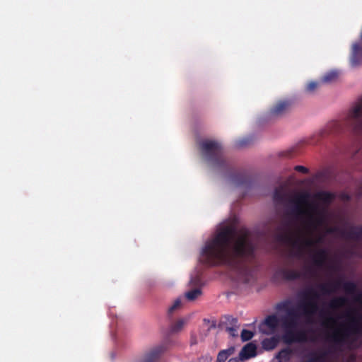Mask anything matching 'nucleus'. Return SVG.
<instances>
[{
	"instance_id": "nucleus-1",
	"label": "nucleus",
	"mask_w": 362,
	"mask_h": 362,
	"mask_svg": "<svg viewBox=\"0 0 362 362\" xmlns=\"http://www.w3.org/2000/svg\"><path fill=\"white\" fill-rule=\"evenodd\" d=\"M333 195L326 191L303 192L294 198L293 212L302 228V236L296 243L300 256L323 267L328 262V253L322 248L325 235L332 233L328 226L329 205Z\"/></svg>"
},
{
	"instance_id": "nucleus-2",
	"label": "nucleus",
	"mask_w": 362,
	"mask_h": 362,
	"mask_svg": "<svg viewBox=\"0 0 362 362\" xmlns=\"http://www.w3.org/2000/svg\"><path fill=\"white\" fill-rule=\"evenodd\" d=\"M254 245L250 232L229 221L220 225L216 233L202 247L199 259L209 266L234 265L238 257L252 253Z\"/></svg>"
},
{
	"instance_id": "nucleus-3",
	"label": "nucleus",
	"mask_w": 362,
	"mask_h": 362,
	"mask_svg": "<svg viewBox=\"0 0 362 362\" xmlns=\"http://www.w3.org/2000/svg\"><path fill=\"white\" fill-rule=\"evenodd\" d=\"M298 298L296 308L290 307V303H284L286 307L285 315H269L264 322L271 333L276 332L281 326L284 332L282 339L288 344L314 341V339H309L306 331L298 328L303 323L310 324L313 322L319 310L320 294L315 288H310L301 291Z\"/></svg>"
},
{
	"instance_id": "nucleus-4",
	"label": "nucleus",
	"mask_w": 362,
	"mask_h": 362,
	"mask_svg": "<svg viewBox=\"0 0 362 362\" xmlns=\"http://www.w3.org/2000/svg\"><path fill=\"white\" fill-rule=\"evenodd\" d=\"M360 334H362V317H353L347 324L344 323V346H349L354 338Z\"/></svg>"
},
{
	"instance_id": "nucleus-5",
	"label": "nucleus",
	"mask_w": 362,
	"mask_h": 362,
	"mask_svg": "<svg viewBox=\"0 0 362 362\" xmlns=\"http://www.w3.org/2000/svg\"><path fill=\"white\" fill-rule=\"evenodd\" d=\"M348 118L351 120L353 128L362 133V97L351 109Z\"/></svg>"
},
{
	"instance_id": "nucleus-6",
	"label": "nucleus",
	"mask_w": 362,
	"mask_h": 362,
	"mask_svg": "<svg viewBox=\"0 0 362 362\" xmlns=\"http://www.w3.org/2000/svg\"><path fill=\"white\" fill-rule=\"evenodd\" d=\"M200 146L203 156L209 160L218 158L221 149V144L213 140H204Z\"/></svg>"
},
{
	"instance_id": "nucleus-7",
	"label": "nucleus",
	"mask_w": 362,
	"mask_h": 362,
	"mask_svg": "<svg viewBox=\"0 0 362 362\" xmlns=\"http://www.w3.org/2000/svg\"><path fill=\"white\" fill-rule=\"evenodd\" d=\"M166 349L165 344H159L151 348L145 354L141 362H156Z\"/></svg>"
},
{
	"instance_id": "nucleus-8",
	"label": "nucleus",
	"mask_w": 362,
	"mask_h": 362,
	"mask_svg": "<svg viewBox=\"0 0 362 362\" xmlns=\"http://www.w3.org/2000/svg\"><path fill=\"white\" fill-rule=\"evenodd\" d=\"M350 62L354 67L362 62V46L359 43H354L352 46Z\"/></svg>"
},
{
	"instance_id": "nucleus-9",
	"label": "nucleus",
	"mask_w": 362,
	"mask_h": 362,
	"mask_svg": "<svg viewBox=\"0 0 362 362\" xmlns=\"http://www.w3.org/2000/svg\"><path fill=\"white\" fill-rule=\"evenodd\" d=\"M302 362H331L327 354L322 351H316L308 354Z\"/></svg>"
},
{
	"instance_id": "nucleus-10",
	"label": "nucleus",
	"mask_w": 362,
	"mask_h": 362,
	"mask_svg": "<svg viewBox=\"0 0 362 362\" xmlns=\"http://www.w3.org/2000/svg\"><path fill=\"white\" fill-rule=\"evenodd\" d=\"M225 324L226 330L232 337H236L238 334L239 325L236 318L233 317H226Z\"/></svg>"
},
{
	"instance_id": "nucleus-11",
	"label": "nucleus",
	"mask_w": 362,
	"mask_h": 362,
	"mask_svg": "<svg viewBox=\"0 0 362 362\" xmlns=\"http://www.w3.org/2000/svg\"><path fill=\"white\" fill-rule=\"evenodd\" d=\"M256 346L252 343L247 344L240 351L239 357L241 360H246L256 356Z\"/></svg>"
},
{
	"instance_id": "nucleus-12",
	"label": "nucleus",
	"mask_w": 362,
	"mask_h": 362,
	"mask_svg": "<svg viewBox=\"0 0 362 362\" xmlns=\"http://www.w3.org/2000/svg\"><path fill=\"white\" fill-rule=\"evenodd\" d=\"M280 337L279 336H274L271 338H267L262 341V348L265 350L269 351L274 349L279 344Z\"/></svg>"
},
{
	"instance_id": "nucleus-13",
	"label": "nucleus",
	"mask_w": 362,
	"mask_h": 362,
	"mask_svg": "<svg viewBox=\"0 0 362 362\" xmlns=\"http://www.w3.org/2000/svg\"><path fill=\"white\" fill-rule=\"evenodd\" d=\"M235 346H230L226 349L221 351L217 356L216 362H225L230 356L235 354Z\"/></svg>"
},
{
	"instance_id": "nucleus-14",
	"label": "nucleus",
	"mask_w": 362,
	"mask_h": 362,
	"mask_svg": "<svg viewBox=\"0 0 362 362\" xmlns=\"http://www.w3.org/2000/svg\"><path fill=\"white\" fill-rule=\"evenodd\" d=\"M235 346H230L226 349L221 351L217 356L216 362H225L230 356L235 354Z\"/></svg>"
},
{
	"instance_id": "nucleus-15",
	"label": "nucleus",
	"mask_w": 362,
	"mask_h": 362,
	"mask_svg": "<svg viewBox=\"0 0 362 362\" xmlns=\"http://www.w3.org/2000/svg\"><path fill=\"white\" fill-rule=\"evenodd\" d=\"M235 346H230L226 349L221 351L217 356L216 362H225L230 356L235 354Z\"/></svg>"
},
{
	"instance_id": "nucleus-16",
	"label": "nucleus",
	"mask_w": 362,
	"mask_h": 362,
	"mask_svg": "<svg viewBox=\"0 0 362 362\" xmlns=\"http://www.w3.org/2000/svg\"><path fill=\"white\" fill-rule=\"evenodd\" d=\"M277 275L283 279H293L297 277L298 273L293 270L282 268L277 272Z\"/></svg>"
},
{
	"instance_id": "nucleus-17",
	"label": "nucleus",
	"mask_w": 362,
	"mask_h": 362,
	"mask_svg": "<svg viewBox=\"0 0 362 362\" xmlns=\"http://www.w3.org/2000/svg\"><path fill=\"white\" fill-rule=\"evenodd\" d=\"M289 103L286 101H280L272 108V112L274 115H280L288 110Z\"/></svg>"
},
{
	"instance_id": "nucleus-18",
	"label": "nucleus",
	"mask_w": 362,
	"mask_h": 362,
	"mask_svg": "<svg viewBox=\"0 0 362 362\" xmlns=\"http://www.w3.org/2000/svg\"><path fill=\"white\" fill-rule=\"evenodd\" d=\"M291 356V350L290 349H284L279 352L274 362H287Z\"/></svg>"
},
{
	"instance_id": "nucleus-19",
	"label": "nucleus",
	"mask_w": 362,
	"mask_h": 362,
	"mask_svg": "<svg viewBox=\"0 0 362 362\" xmlns=\"http://www.w3.org/2000/svg\"><path fill=\"white\" fill-rule=\"evenodd\" d=\"M346 303V299L345 297H336L330 300L329 306L332 309H337L343 307Z\"/></svg>"
},
{
	"instance_id": "nucleus-20",
	"label": "nucleus",
	"mask_w": 362,
	"mask_h": 362,
	"mask_svg": "<svg viewBox=\"0 0 362 362\" xmlns=\"http://www.w3.org/2000/svg\"><path fill=\"white\" fill-rule=\"evenodd\" d=\"M339 73L337 71H331L327 73L322 78V81L332 83L337 80Z\"/></svg>"
},
{
	"instance_id": "nucleus-21",
	"label": "nucleus",
	"mask_w": 362,
	"mask_h": 362,
	"mask_svg": "<svg viewBox=\"0 0 362 362\" xmlns=\"http://www.w3.org/2000/svg\"><path fill=\"white\" fill-rule=\"evenodd\" d=\"M336 286L329 283L320 285V290L325 295L334 293L336 291Z\"/></svg>"
},
{
	"instance_id": "nucleus-22",
	"label": "nucleus",
	"mask_w": 362,
	"mask_h": 362,
	"mask_svg": "<svg viewBox=\"0 0 362 362\" xmlns=\"http://www.w3.org/2000/svg\"><path fill=\"white\" fill-rule=\"evenodd\" d=\"M202 293V291L199 288H195L192 291H189L185 293L186 298L189 300H194L197 298Z\"/></svg>"
},
{
	"instance_id": "nucleus-23",
	"label": "nucleus",
	"mask_w": 362,
	"mask_h": 362,
	"mask_svg": "<svg viewBox=\"0 0 362 362\" xmlns=\"http://www.w3.org/2000/svg\"><path fill=\"white\" fill-rule=\"evenodd\" d=\"M186 322H187V320H184V319L178 320L176 323H175L172 326L171 331L173 332H180L183 328V327L185 326Z\"/></svg>"
},
{
	"instance_id": "nucleus-24",
	"label": "nucleus",
	"mask_w": 362,
	"mask_h": 362,
	"mask_svg": "<svg viewBox=\"0 0 362 362\" xmlns=\"http://www.w3.org/2000/svg\"><path fill=\"white\" fill-rule=\"evenodd\" d=\"M241 339L243 341H248L254 336V333L247 329H243L241 332Z\"/></svg>"
},
{
	"instance_id": "nucleus-25",
	"label": "nucleus",
	"mask_w": 362,
	"mask_h": 362,
	"mask_svg": "<svg viewBox=\"0 0 362 362\" xmlns=\"http://www.w3.org/2000/svg\"><path fill=\"white\" fill-rule=\"evenodd\" d=\"M274 199L276 202H282L284 199V194L282 189H276L274 194Z\"/></svg>"
},
{
	"instance_id": "nucleus-26",
	"label": "nucleus",
	"mask_w": 362,
	"mask_h": 362,
	"mask_svg": "<svg viewBox=\"0 0 362 362\" xmlns=\"http://www.w3.org/2000/svg\"><path fill=\"white\" fill-rule=\"evenodd\" d=\"M353 233L355 238L362 240V226L354 228Z\"/></svg>"
},
{
	"instance_id": "nucleus-27",
	"label": "nucleus",
	"mask_w": 362,
	"mask_h": 362,
	"mask_svg": "<svg viewBox=\"0 0 362 362\" xmlns=\"http://www.w3.org/2000/svg\"><path fill=\"white\" fill-rule=\"evenodd\" d=\"M318 87V83L315 81H310L308 83L306 90L308 92H313Z\"/></svg>"
},
{
	"instance_id": "nucleus-28",
	"label": "nucleus",
	"mask_w": 362,
	"mask_h": 362,
	"mask_svg": "<svg viewBox=\"0 0 362 362\" xmlns=\"http://www.w3.org/2000/svg\"><path fill=\"white\" fill-rule=\"evenodd\" d=\"M180 305H181L180 300L177 299L176 300H175L173 305L170 307L169 312L173 313L175 310H177L178 308H180Z\"/></svg>"
},
{
	"instance_id": "nucleus-29",
	"label": "nucleus",
	"mask_w": 362,
	"mask_h": 362,
	"mask_svg": "<svg viewBox=\"0 0 362 362\" xmlns=\"http://www.w3.org/2000/svg\"><path fill=\"white\" fill-rule=\"evenodd\" d=\"M295 170L302 173H308V170L303 165H296L295 167Z\"/></svg>"
},
{
	"instance_id": "nucleus-30",
	"label": "nucleus",
	"mask_w": 362,
	"mask_h": 362,
	"mask_svg": "<svg viewBox=\"0 0 362 362\" xmlns=\"http://www.w3.org/2000/svg\"><path fill=\"white\" fill-rule=\"evenodd\" d=\"M242 361L243 360H241L240 358L239 357V358H232L228 362H242Z\"/></svg>"
},
{
	"instance_id": "nucleus-31",
	"label": "nucleus",
	"mask_w": 362,
	"mask_h": 362,
	"mask_svg": "<svg viewBox=\"0 0 362 362\" xmlns=\"http://www.w3.org/2000/svg\"><path fill=\"white\" fill-rule=\"evenodd\" d=\"M197 281H198V280H197V278H196V279H191V282H192V284H197Z\"/></svg>"
}]
</instances>
